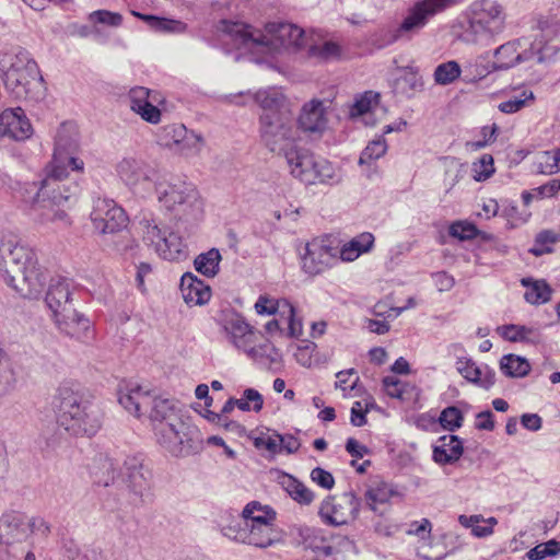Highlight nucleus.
I'll return each instance as SVG.
<instances>
[{
	"instance_id": "29",
	"label": "nucleus",
	"mask_w": 560,
	"mask_h": 560,
	"mask_svg": "<svg viewBox=\"0 0 560 560\" xmlns=\"http://www.w3.org/2000/svg\"><path fill=\"white\" fill-rule=\"evenodd\" d=\"M45 303L51 316L62 312L67 305H72L71 282L67 278H51L48 284Z\"/></svg>"
},
{
	"instance_id": "50",
	"label": "nucleus",
	"mask_w": 560,
	"mask_h": 560,
	"mask_svg": "<svg viewBox=\"0 0 560 560\" xmlns=\"http://www.w3.org/2000/svg\"><path fill=\"white\" fill-rule=\"evenodd\" d=\"M89 21L93 24H104L112 27H118L122 23V15L118 12L96 10L89 14Z\"/></svg>"
},
{
	"instance_id": "6",
	"label": "nucleus",
	"mask_w": 560,
	"mask_h": 560,
	"mask_svg": "<svg viewBox=\"0 0 560 560\" xmlns=\"http://www.w3.org/2000/svg\"><path fill=\"white\" fill-rule=\"evenodd\" d=\"M162 209L183 223L195 224L203 218V202L196 187L180 179L166 180L160 176L155 186Z\"/></svg>"
},
{
	"instance_id": "8",
	"label": "nucleus",
	"mask_w": 560,
	"mask_h": 560,
	"mask_svg": "<svg viewBox=\"0 0 560 560\" xmlns=\"http://www.w3.org/2000/svg\"><path fill=\"white\" fill-rule=\"evenodd\" d=\"M118 401L136 417L148 413L152 428H155L156 423L176 421L179 418L172 399L158 396L140 385H128L120 389Z\"/></svg>"
},
{
	"instance_id": "31",
	"label": "nucleus",
	"mask_w": 560,
	"mask_h": 560,
	"mask_svg": "<svg viewBox=\"0 0 560 560\" xmlns=\"http://www.w3.org/2000/svg\"><path fill=\"white\" fill-rule=\"evenodd\" d=\"M464 447L462 440L454 434L443 435L433 446V460L439 465H451L456 463L463 455Z\"/></svg>"
},
{
	"instance_id": "41",
	"label": "nucleus",
	"mask_w": 560,
	"mask_h": 560,
	"mask_svg": "<svg viewBox=\"0 0 560 560\" xmlns=\"http://www.w3.org/2000/svg\"><path fill=\"white\" fill-rule=\"evenodd\" d=\"M244 520H250L258 525H268L276 520V512L269 505H261L257 501H252L242 512Z\"/></svg>"
},
{
	"instance_id": "9",
	"label": "nucleus",
	"mask_w": 560,
	"mask_h": 560,
	"mask_svg": "<svg viewBox=\"0 0 560 560\" xmlns=\"http://www.w3.org/2000/svg\"><path fill=\"white\" fill-rule=\"evenodd\" d=\"M152 429L160 446L173 456H188L202 450V439L198 429L180 418L176 421L156 423Z\"/></svg>"
},
{
	"instance_id": "5",
	"label": "nucleus",
	"mask_w": 560,
	"mask_h": 560,
	"mask_svg": "<svg viewBox=\"0 0 560 560\" xmlns=\"http://www.w3.org/2000/svg\"><path fill=\"white\" fill-rule=\"evenodd\" d=\"M55 405L57 423L71 435L92 436L102 427L100 408L69 386L58 388Z\"/></svg>"
},
{
	"instance_id": "34",
	"label": "nucleus",
	"mask_w": 560,
	"mask_h": 560,
	"mask_svg": "<svg viewBox=\"0 0 560 560\" xmlns=\"http://www.w3.org/2000/svg\"><path fill=\"white\" fill-rule=\"evenodd\" d=\"M497 331L503 339L511 342L537 345L541 341V332L536 327L509 324L499 326Z\"/></svg>"
},
{
	"instance_id": "55",
	"label": "nucleus",
	"mask_w": 560,
	"mask_h": 560,
	"mask_svg": "<svg viewBox=\"0 0 560 560\" xmlns=\"http://www.w3.org/2000/svg\"><path fill=\"white\" fill-rule=\"evenodd\" d=\"M353 374H355L354 369L340 371L336 374V377H337L336 387L340 388L345 393V396H352V392L355 390V388H357L358 381H359L358 376L350 385H348L349 377L352 376Z\"/></svg>"
},
{
	"instance_id": "61",
	"label": "nucleus",
	"mask_w": 560,
	"mask_h": 560,
	"mask_svg": "<svg viewBox=\"0 0 560 560\" xmlns=\"http://www.w3.org/2000/svg\"><path fill=\"white\" fill-rule=\"evenodd\" d=\"M432 277L440 292L450 291L455 284L454 278L445 271L435 272Z\"/></svg>"
},
{
	"instance_id": "22",
	"label": "nucleus",
	"mask_w": 560,
	"mask_h": 560,
	"mask_svg": "<svg viewBox=\"0 0 560 560\" xmlns=\"http://www.w3.org/2000/svg\"><path fill=\"white\" fill-rule=\"evenodd\" d=\"M359 499L353 492L345 493L338 504H334L331 499L323 501L319 515L324 522L330 525H348L355 521L359 513Z\"/></svg>"
},
{
	"instance_id": "30",
	"label": "nucleus",
	"mask_w": 560,
	"mask_h": 560,
	"mask_svg": "<svg viewBox=\"0 0 560 560\" xmlns=\"http://www.w3.org/2000/svg\"><path fill=\"white\" fill-rule=\"evenodd\" d=\"M299 126L310 133H322L327 127L325 106L322 101L305 104L299 116Z\"/></svg>"
},
{
	"instance_id": "18",
	"label": "nucleus",
	"mask_w": 560,
	"mask_h": 560,
	"mask_svg": "<svg viewBox=\"0 0 560 560\" xmlns=\"http://www.w3.org/2000/svg\"><path fill=\"white\" fill-rule=\"evenodd\" d=\"M91 219L94 228L102 234H113L127 226L125 210L113 199L97 198L94 201Z\"/></svg>"
},
{
	"instance_id": "27",
	"label": "nucleus",
	"mask_w": 560,
	"mask_h": 560,
	"mask_svg": "<svg viewBox=\"0 0 560 560\" xmlns=\"http://www.w3.org/2000/svg\"><path fill=\"white\" fill-rule=\"evenodd\" d=\"M456 370L465 380L483 389L491 388L495 383L494 370L487 364L477 365L470 358H458Z\"/></svg>"
},
{
	"instance_id": "26",
	"label": "nucleus",
	"mask_w": 560,
	"mask_h": 560,
	"mask_svg": "<svg viewBox=\"0 0 560 560\" xmlns=\"http://www.w3.org/2000/svg\"><path fill=\"white\" fill-rule=\"evenodd\" d=\"M523 48L522 39H513L510 40L494 50V61L493 69L494 70H508L510 68L515 67L521 62H525L529 60L533 56V52Z\"/></svg>"
},
{
	"instance_id": "40",
	"label": "nucleus",
	"mask_w": 560,
	"mask_h": 560,
	"mask_svg": "<svg viewBox=\"0 0 560 560\" xmlns=\"http://www.w3.org/2000/svg\"><path fill=\"white\" fill-rule=\"evenodd\" d=\"M221 259L219 249L211 248L206 253L199 254L194 260V266L201 275L212 278L219 272Z\"/></svg>"
},
{
	"instance_id": "46",
	"label": "nucleus",
	"mask_w": 560,
	"mask_h": 560,
	"mask_svg": "<svg viewBox=\"0 0 560 560\" xmlns=\"http://www.w3.org/2000/svg\"><path fill=\"white\" fill-rule=\"evenodd\" d=\"M558 555H560V541L550 539L528 550L526 557L529 560H545L547 558H555Z\"/></svg>"
},
{
	"instance_id": "7",
	"label": "nucleus",
	"mask_w": 560,
	"mask_h": 560,
	"mask_svg": "<svg viewBox=\"0 0 560 560\" xmlns=\"http://www.w3.org/2000/svg\"><path fill=\"white\" fill-rule=\"evenodd\" d=\"M282 154L290 174L305 185H336L341 182L340 172L331 162L304 147L294 143Z\"/></svg>"
},
{
	"instance_id": "38",
	"label": "nucleus",
	"mask_w": 560,
	"mask_h": 560,
	"mask_svg": "<svg viewBox=\"0 0 560 560\" xmlns=\"http://www.w3.org/2000/svg\"><path fill=\"white\" fill-rule=\"evenodd\" d=\"M63 549L69 560H109V550L96 545L79 548L74 541L69 540L65 542Z\"/></svg>"
},
{
	"instance_id": "21",
	"label": "nucleus",
	"mask_w": 560,
	"mask_h": 560,
	"mask_svg": "<svg viewBox=\"0 0 560 560\" xmlns=\"http://www.w3.org/2000/svg\"><path fill=\"white\" fill-rule=\"evenodd\" d=\"M248 100H254L261 107V114L290 112L285 107V97L283 93L276 88L260 90L255 94H250L249 92H238L235 94L224 95V101L226 103L238 106L246 105Z\"/></svg>"
},
{
	"instance_id": "39",
	"label": "nucleus",
	"mask_w": 560,
	"mask_h": 560,
	"mask_svg": "<svg viewBox=\"0 0 560 560\" xmlns=\"http://www.w3.org/2000/svg\"><path fill=\"white\" fill-rule=\"evenodd\" d=\"M521 284L526 288L524 299L533 305L545 304L550 301L552 290L545 280L523 278Z\"/></svg>"
},
{
	"instance_id": "54",
	"label": "nucleus",
	"mask_w": 560,
	"mask_h": 560,
	"mask_svg": "<svg viewBox=\"0 0 560 560\" xmlns=\"http://www.w3.org/2000/svg\"><path fill=\"white\" fill-rule=\"evenodd\" d=\"M0 525H35V518L19 511H8L2 514Z\"/></svg>"
},
{
	"instance_id": "20",
	"label": "nucleus",
	"mask_w": 560,
	"mask_h": 560,
	"mask_svg": "<svg viewBox=\"0 0 560 560\" xmlns=\"http://www.w3.org/2000/svg\"><path fill=\"white\" fill-rule=\"evenodd\" d=\"M228 539L258 548H267L281 541V533L273 527H220Z\"/></svg>"
},
{
	"instance_id": "13",
	"label": "nucleus",
	"mask_w": 560,
	"mask_h": 560,
	"mask_svg": "<svg viewBox=\"0 0 560 560\" xmlns=\"http://www.w3.org/2000/svg\"><path fill=\"white\" fill-rule=\"evenodd\" d=\"M143 224V242L145 245L153 247L154 252L165 260H182L188 255L187 245L182 237L162 229L155 220H145Z\"/></svg>"
},
{
	"instance_id": "3",
	"label": "nucleus",
	"mask_w": 560,
	"mask_h": 560,
	"mask_svg": "<svg viewBox=\"0 0 560 560\" xmlns=\"http://www.w3.org/2000/svg\"><path fill=\"white\" fill-rule=\"evenodd\" d=\"M217 32L222 43L252 52H272L282 48L300 47L304 34L302 28L285 22L268 23L261 32L248 24L229 20H221Z\"/></svg>"
},
{
	"instance_id": "36",
	"label": "nucleus",
	"mask_w": 560,
	"mask_h": 560,
	"mask_svg": "<svg viewBox=\"0 0 560 560\" xmlns=\"http://www.w3.org/2000/svg\"><path fill=\"white\" fill-rule=\"evenodd\" d=\"M393 489L383 481H374L365 492V501L369 509L383 515L392 498Z\"/></svg>"
},
{
	"instance_id": "32",
	"label": "nucleus",
	"mask_w": 560,
	"mask_h": 560,
	"mask_svg": "<svg viewBox=\"0 0 560 560\" xmlns=\"http://www.w3.org/2000/svg\"><path fill=\"white\" fill-rule=\"evenodd\" d=\"M183 299L189 305H203L211 298V290L191 273H185L180 281Z\"/></svg>"
},
{
	"instance_id": "64",
	"label": "nucleus",
	"mask_w": 560,
	"mask_h": 560,
	"mask_svg": "<svg viewBox=\"0 0 560 560\" xmlns=\"http://www.w3.org/2000/svg\"><path fill=\"white\" fill-rule=\"evenodd\" d=\"M346 451L357 458H362L369 453V448L365 445L360 444L355 439L349 438L346 443Z\"/></svg>"
},
{
	"instance_id": "16",
	"label": "nucleus",
	"mask_w": 560,
	"mask_h": 560,
	"mask_svg": "<svg viewBox=\"0 0 560 560\" xmlns=\"http://www.w3.org/2000/svg\"><path fill=\"white\" fill-rule=\"evenodd\" d=\"M338 247L329 238H314L305 246L302 268L310 276H316L338 261Z\"/></svg>"
},
{
	"instance_id": "37",
	"label": "nucleus",
	"mask_w": 560,
	"mask_h": 560,
	"mask_svg": "<svg viewBox=\"0 0 560 560\" xmlns=\"http://www.w3.org/2000/svg\"><path fill=\"white\" fill-rule=\"evenodd\" d=\"M392 86L395 94L411 97L416 92L422 90L423 81L418 72L411 69H405L397 74Z\"/></svg>"
},
{
	"instance_id": "10",
	"label": "nucleus",
	"mask_w": 560,
	"mask_h": 560,
	"mask_svg": "<svg viewBox=\"0 0 560 560\" xmlns=\"http://www.w3.org/2000/svg\"><path fill=\"white\" fill-rule=\"evenodd\" d=\"M126 481L110 492L117 505H138L151 500V474L139 457H127L124 462Z\"/></svg>"
},
{
	"instance_id": "49",
	"label": "nucleus",
	"mask_w": 560,
	"mask_h": 560,
	"mask_svg": "<svg viewBox=\"0 0 560 560\" xmlns=\"http://www.w3.org/2000/svg\"><path fill=\"white\" fill-rule=\"evenodd\" d=\"M463 412L455 406L446 407L442 410L439 417V422L441 425L451 432L459 429L463 424Z\"/></svg>"
},
{
	"instance_id": "62",
	"label": "nucleus",
	"mask_w": 560,
	"mask_h": 560,
	"mask_svg": "<svg viewBox=\"0 0 560 560\" xmlns=\"http://www.w3.org/2000/svg\"><path fill=\"white\" fill-rule=\"evenodd\" d=\"M476 418V429L486 431H492L494 429L493 413L490 410L479 412Z\"/></svg>"
},
{
	"instance_id": "47",
	"label": "nucleus",
	"mask_w": 560,
	"mask_h": 560,
	"mask_svg": "<svg viewBox=\"0 0 560 560\" xmlns=\"http://www.w3.org/2000/svg\"><path fill=\"white\" fill-rule=\"evenodd\" d=\"M285 490L290 497L301 504H310L314 500L313 492L295 478L288 476Z\"/></svg>"
},
{
	"instance_id": "12",
	"label": "nucleus",
	"mask_w": 560,
	"mask_h": 560,
	"mask_svg": "<svg viewBox=\"0 0 560 560\" xmlns=\"http://www.w3.org/2000/svg\"><path fill=\"white\" fill-rule=\"evenodd\" d=\"M259 135L262 143L271 151L282 153L298 140V130L291 112L261 114Z\"/></svg>"
},
{
	"instance_id": "51",
	"label": "nucleus",
	"mask_w": 560,
	"mask_h": 560,
	"mask_svg": "<svg viewBox=\"0 0 560 560\" xmlns=\"http://www.w3.org/2000/svg\"><path fill=\"white\" fill-rule=\"evenodd\" d=\"M378 101V94L372 91L365 92L355 98L352 107L351 115L352 116H361L369 113L372 109V106L375 105Z\"/></svg>"
},
{
	"instance_id": "33",
	"label": "nucleus",
	"mask_w": 560,
	"mask_h": 560,
	"mask_svg": "<svg viewBox=\"0 0 560 560\" xmlns=\"http://www.w3.org/2000/svg\"><path fill=\"white\" fill-rule=\"evenodd\" d=\"M375 237L370 232H363L345 243L341 248L338 247V259L342 261H354L362 254L371 252L374 246Z\"/></svg>"
},
{
	"instance_id": "17",
	"label": "nucleus",
	"mask_w": 560,
	"mask_h": 560,
	"mask_svg": "<svg viewBox=\"0 0 560 560\" xmlns=\"http://www.w3.org/2000/svg\"><path fill=\"white\" fill-rule=\"evenodd\" d=\"M158 143L174 149L182 154H195L200 151L202 137L189 131L182 124H170L159 129Z\"/></svg>"
},
{
	"instance_id": "57",
	"label": "nucleus",
	"mask_w": 560,
	"mask_h": 560,
	"mask_svg": "<svg viewBox=\"0 0 560 560\" xmlns=\"http://www.w3.org/2000/svg\"><path fill=\"white\" fill-rule=\"evenodd\" d=\"M311 479L326 490L332 489L335 485L334 476L320 467H316L311 471Z\"/></svg>"
},
{
	"instance_id": "4",
	"label": "nucleus",
	"mask_w": 560,
	"mask_h": 560,
	"mask_svg": "<svg viewBox=\"0 0 560 560\" xmlns=\"http://www.w3.org/2000/svg\"><path fill=\"white\" fill-rule=\"evenodd\" d=\"M0 75L7 91L19 101H40L45 83L36 61L23 49L0 52Z\"/></svg>"
},
{
	"instance_id": "2",
	"label": "nucleus",
	"mask_w": 560,
	"mask_h": 560,
	"mask_svg": "<svg viewBox=\"0 0 560 560\" xmlns=\"http://www.w3.org/2000/svg\"><path fill=\"white\" fill-rule=\"evenodd\" d=\"M0 276L25 299L39 298L47 281L36 253L11 232L0 237Z\"/></svg>"
},
{
	"instance_id": "19",
	"label": "nucleus",
	"mask_w": 560,
	"mask_h": 560,
	"mask_svg": "<svg viewBox=\"0 0 560 560\" xmlns=\"http://www.w3.org/2000/svg\"><path fill=\"white\" fill-rule=\"evenodd\" d=\"M254 307L259 315H278L284 318L289 337L299 338L302 335V320L296 316L294 306L288 300L260 295Z\"/></svg>"
},
{
	"instance_id": "23",
	"label": "nucleus",
	"mask_w": 560,
	"mask_h": 560,
	"mask_svg": "<svg viewBox=\"0 0 560 560\" xmlns=\"http://www.w3.org/2000/svg\"><path fill=\"white\" fill-rule=\"evenodd\" d=\"M52 319L58 330L70 338L84 341L91 337V320L73 305H67L62 312L52 315Z\"/></svg>"
},
{
	"instance_id": "11",
	"label": "nucleus",
	"mask_w": 560,
	"mask_h": 560,
	"mask_svg": "<svg viewBox=\"0 0 560 560\" xmlns=\"http://www.w3.org/2000/svg\"><path fill=\"white\" fill-rule=\"evenodd\" d=\"M505 24L503 7L494 0H479L471 4V16L466 31L470 40L488 44L500 34Z\"/></svg>"
},
{
	"instance_id": "45",
	"label": "nucleus",
	"mask_w": 560,
	"mask_h": 560,
	"mask_svg": "<svg viewBox=\"0 0 560 560\" xmlns=\"http://www.w3.org/2000/svg\"><path fill=\"white\" fill-rule=\"evenodd\" d=\"M460 72V67L456 61L443 62L434 70V81L436 84L447 85L458 79Z\"/></svg>"
},
{
	"instance_id": "25",
	"label": "nucleus",
	"mask_w": 560,
	"mask_h": 560,
	"mask_svg": "<svg viewBox=\"0 0 560 560\" xmlns=\"http://www.w3.org/2000/svg\"><path fill=\"white\" fill-rule=\"evenodd\" d=\"M32 133V125L21 107L8 108L0 114V138L23 141Z\"/></svg>"
},
{
	"instance_id": "44",
	"label": "nucleus",
	"mask_w": 560,
	"mask_h": 560,
	"mask_svg": "<svg viewBox=\"0 0 560 560\" xmlns=\"http://www.w3.org/2000/svg\"><path fill=\"white\" fill-rule=\"evenodd\" d=\"M387 152V143L384 136H378L368 143L359 158V164H371L373 161L381 159Z\"/></svg>"
},
{
	"instance_id": "35",
	"label": "nucleus",
	"mask_w": 560,
	"mask_h": 560,
	"mask_svg": "<svg viewBox=\"0 0 560 560\" xmlns=\"http://www.w3.org/2000/svg\"><path fill=\"white\" fill-rule=\"evenodd\" d=\"M131 13L142 20L152 31L158 33L184 34L188 28L187 24L180 20L143 14L137 11H132Z\"/></svg>"
},
{
	"instance_id": "63",
	"label": "nucleus",
	"mask_w": 560,
	"mask_h": 560,
	"mask_svg": "<svg viewBox=\"0 0 560 560\" xmlns=\"http://www.w3.org/2000/svg\"><path fill=\"white\" fill-rule=\"evenodd\" d=\"M522 425L533 432H536L541 429L542 419L537 413H524L521 417Z\"/></svg>"
},
{
	"instance_id": "42",
	"label": "nucleus",
	"mask_w": 560,
	"mask_h": 560,
	"mask_svg": "<svg viewBox=\"0 0 560 560\" xmlns=\"http://www.w3.org/2000/svg\"><path fill=\"white\" fill-rule=\"evenodd\" d=\"M500 369L509 377H524L530 371L528 361L515 354L503 355L500 361Z\"/></svg>"
},
{
	"instance_id": "56",
	"label": "nucleus",
	"mask_w": 560,
	"mask_h": 560,
	"mask_svg": "<svg viewBox=\"0 0 560 560\" xmlns=\"http://www.w3.org/2000/svg\"><path fill=\"white\" fill-rule=\"evenodd\" d=\"M150 90L143 86H136L129 91L130 108L132 112L138 109V106L149 103Z\"/></svg>"
},
{
	"instance_id": "28",
	"label": "nucleus",
	"mask_w": 560,
	"mask_h": 560,
	"mask_svg": "<svg viewBox=\"0 0 560 560\" xmlns=\"http://www.w3.org/2000/svg\"><path fill=\"white\" fill-rule=\"evenodd\" d=\"M118 466L119 464L108 455L100 454L94 457L90 466V477L93 485L104 488L114 487L118 478ZM115 491L110 490L108 494Z\"/></svg>"
},
{
	"instance_id": "43",
	"label": "nucleus",
	"mask_w": 560,
	"mask_h": 560,
	"mask_svg": "<svg viewBox=\"0 0 560 560\" xmlns=\"http://www.w3.org/2000/svg\"><path fill=\"white\" fill-rule=\"evenodd\" d=\"M559 240L560 236L558 233L550 230H544L536 235L534 245L529 248L528 252L536 257L549 254L553 250L552 246Z\"/></svg>"
},
{
	"instance_id": "59",
	"label": "nucleus",
	"mask_w": 560,
	"mask_h": 560,
	"mask_svg": "<svg viewBox=\"0 0 560 560\" xmlns=\"http://www.w3.org/2000/svg\"><path fill=\"white\" fill-rule=\"evenodd\" d=\"M383 387L386 394L392 398L402 397V382L395 376H386L383 378Z\"/></svg>"
},
{
	"instance_id": "14",
	"label": "nucleus",
	"mask_w": 560,
	"mask_h": 560,
	"mask_svg": "<svg viewBox=\"0 0 560 560\" xmlns=\"http://www.w3.org/2000/svg\"><path fill=\"white\" fill-rule=\"evenodd\" d=\"M120 180L135 192L147 190L150 184H156L160 172L143 159L128 155L124 156L115 166Z\"/></svg>"
},
{
	"instance_id": "58",
	"label": "nucleus",
	"mask_w": 560,
	"mask_h": 560,
	"mask_svg": "<svg viewBox=\"0 0 560 560\" xmlns=\"http://www.w3.org/2000/svg\"><path fill=\"white\" fill-rule=\"evenodd\" d=\"M140 117L150 122L158 124L161 120V110L154 106L152 103L142 104V106H138V109L135 110Z\"/></svg>"
},
{
	"instance_id": "24",
	"label": "nucleus",
	"mask_w": 560,
	"mask_h": 560,
	"mask_svg": "<svg viewBox=\"0 0 560 560\" xmlns=\"http://www.w3.org/2000/svg\"><path fill=\"white\" fill-rule=\"evenodd\" d=\"M223 328L229 336L230 341L238 350L244 351L250 358H255L257 350L255 349L256 336L249 324L238 314H232L226 317Z\"/></svg>"
},
{
	"instance_id": "52",
	"label": "nucleus",
	"mask_w": 560,
	"mask_h": 560,
	"mask_svg": "<svg viewBox=\"0 0 560 560\" xmlns=\"http://www.w3.org/2000/svg\"><path fill=\"white\" fill-rule=\"evenodd\" d=\"M534 100L532 91L524 90L520 96H513L510 100L499 104V109L505 114H513L518 112L526 105L527 101Z\"/></svg>"
},
{
	"instance_id": "53",
	"label": "nucleus",
	"mask_w": 560,
	"mask_h": 560,
	"mask_svg": "<svg viewBox=\"0 0 560 560\" xmlns=\"http://www.w3.org/2000/svg\"><path fill=\"white\" fill-rule=\"evenodd\" d=\"M450 234L462 241L472 240L477 236L478 230L474 224L458 221L450 226Z\"/></svg>"
},
{
	"instance_id": "15",
	"label": "nucleus",
	"mask_w": 560,
	"mask_h": 560,
	"mask_svg": "<svg viewBox=\"0 0 560 560\" xmlns=\"http://www.w3.org/2000/svg\"><path fill=\"white\" fill-rule=\"evenodd\" d=\"M459 0H421L418 1L409 11L401 24L397 28L394 39L409 37L423 28L428 21L444 9L457 4Z\"/></svg>"
},
{
	"instance_id": "60",
	"label": "nucleus",
	"mask_w": 560,
	"mask_h": 560,
	"mask_svg": "<svg viewBox=\"0 0 560 560\" xmlns=\"http://www.w3.org/2000/svg\"><path fill=\"white\" fill-rule=\"evenodd\" d=\"M255 445L257 447H264L273 454L280 453L281 452L280 434H275L272 436H267V438H257L255 440Z\"/></svg>"
},
{
	"instance_id": "1",
	"label": "nucleus",
	"mask_w": 560,
	"mask_h": 560,
	"mask_svg": "<svg viewBox=\"0 0 560 560\" xmlns=\"http://www.w3.org/2000/svg\"><path fill=\"white\" fill-rule=\"evenodd\" d=\"M79 138L72 124H62L57 130L55 150L46 176L34 199L33 209L40 222H67L66 203L78 195L79 186L68 178V167L82 172L84 162L75 156Z\"/></svg>"
},
{
	"instance_id": "48",
	"label": "nucleus",
	"mask_w": 560,
	"mask_h": 560,
	"mask_svg": "<svg viewBox=\"0 0 560 560\" xmlns=\"http://www.w3.org/2000/svg\"><path fill=\"white\" fill-rule=\"evenodd\" d=\"M494 162L490 154H482L471 165L472 178L476 182H485L494 173Z\"/></svg>"
}]
</instances>
